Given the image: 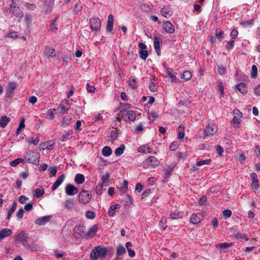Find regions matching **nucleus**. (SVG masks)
Segmentation results:
<instances>
[{
    "label": "nucleus",
    "instance_id": "nucleus-64",
    "mask_svg": "<svg viewBox=\"0 0 260 260\" xmlns=\"http://www.w3.org/2000/svg\"><path fill=\"white\" fill-rule=\"evenodd\" d=\"M103 186V185H102L101 184H98L96 186L95 191H96V193L97 194H101L102 193Z\"/></svg>",
    "mask_w": 260,
    "mask_h": 260
},
{
    "label": "nucleus",
    "instance_id": "nucleus-50",
    "mask_svg": "<svg viewBox=\"0 0 260 260\" xmlns=\"http://www.w3.org/2000/svg\"><path fill=\"white\" fill-rule=\"evenodd\" d=\"M232 213V211L230 209H225L222 212V214L225 218L230 217Z\"/></svg>",
    "mask_w": 260,
    "mask_h": 260
},
{
    "label": "nucleus",
    "instance_id": "nucleus-30",
    "mask_svg": "<svg viewBox=\"0 0 260 260\" xmlns=\"http://www.w3.org/2000/svg\"><path fill=\"white\" fill-rule=\"evenodd\" d=\"M183 213L180 211L172 212L170 214V217L173 219H177L183 217Z\"/></svg>",
    "mask_w": 260,
    "mask_h": 260
},
{
    "label": "nucleus",
    "instance_id": "nucleus-21",
    "mask_svg": "<svg viewBox=\"0 0 260 260\" xmlns=\"http://www.w3.org/2000/svg\"><path fill=\"white\" fill-rule=\"evenodd\" d=\"M45 54L47 58H50L55 56V50L52 48L46 47Z\"/></svg>",
    "mask_w": 260,
    "mask_h": 260
},
{
    "label": "nucleus",
    "instance_id": "nucleus-55",
    "mask_svg": "<svg viewBox=\"0 0 260 260\" xmlns=\"http://www.w3.org/2000/svg\"><path fill=\"white\" fill-rule=\"evenodd\" d=\"M102 119L103 116L101 114L98 113L94 114L93 120L94 123H96L99 121H101Z\"/></svg>",
    "mask_w": 260,
    "mask_h": 260
},
{
    "label": "nucleus",
    "instance_id": "nucleus-3",
    "mask_svg": "<svg viewBox=\"0 0 260 260\" xmlns=\"http://www.w3.org/2000/svg\"><path fill=\"white\" fill-rule=\"evenodd\" d=\"M233 113L235 116L232 120V123L234 127H239L241 121L242 113L238 109H235Z\"/></svg>",
    "mask_w": 260,
    "mask_h": 260
},
{
    "label": "nucleus",
    "instance_id": "nucleus-42",
    "mask_svg": "<svg viewBox=\"0 0 260 260\" xmlns=\"http://www.w3.org/2000/svg\"><path fill=\"white\" fill-rule=\"evenodd\" d=\"M250 187L251 189L255 192L259 188V181H252L250 184Z\"/></svg>",
    "mask_w": 260,
    "mask_h": 260
},
{
    "label": "nucleus",
    "instance_id": "nucleus-20",
    "mask_svg": "<svg viewBox=\"0 0 260 260\" xmlns=\"http://www.w3.org/2000/svg\"><path fill=\"white\" fill-rule=\"evenodd\" d=\"M72 118L69 115L64 116L61 122V126L66 127L69 126L71 122Z\"/></svg>",
    "mask_w": 260,
    "mask_h": 260
},
{
    "label": "nucleus",
    "instance_id": "nucleus-63",
    "mask_svg": "<svg viewBox=\"0 0 260 260\" xmlns=\"http://www.w3.org/2000/svg\"><path fill=\"white\" fill-rule=\"evenodd\" d=\"M28 199L24 196H21L19 198V201L23 204H26Z\"/></svg>",
    "mask_w": 260,
    "mask_h": 260
},
{
    "label": "nucleus",
    "instance_id": "nucleus-18",
    "mask_svg": "<svg viewBox=\"0 0 260 260\" xmlns=\"http://www.w3.org/2000/svg\"><path fill=\"white\" fill-rule=\"evenodd\" d=\"M154 47L158 55L161 53L160 48V39L156 37H154Z\"/></svg>",
    "mask_w": 260,
    "mask_h": 260
},
{
    "label": "nucleus",
    "instance_id": "nucleus-26",
    "mask_svg": "<svg viewBox=\"0 0 260 260\" xmlns=\"http://www.w3.org/2000/svg\"><path fill=\"white\" fill-rule=\"evenodd\" d=\"M233 245V243L224 242L216 245V247H219L220 249L224 250Z\"/></svg>",
    "mask_w": 260,
    "mask_h": 260
},
{
    "label": "nucleus",
    "instance_id": "nucleus-15",
    "mask_svg": "<svg viewBox=\"0 0 260 260\" xmlns=\"http://www.w3.org/2000/svg\"><path fill=\"white\" fill-rule=\"evenodd\" d=\"M12 234V231L11 229L5 228L0 231V238L2 240L8 237Z\"/></svg>",
    "mask_w": 260,
    "mask_h": 260
},
{
    "label": "nucleus",
    "instance_id": "nucleus-33",
    "mask_svg": "<svg viewBox=\"0 0 260 260\" xmlns=\"http://www.w3.org/2000/svg\"><path fill=\"white\" fill-rule=\"evenodd\" d=\"M110 178V175L108 173H106L105 175H103L102 178V184L103 186H107L109 183V180Z\"/></svg>",
    "mask_w": 260,
    "mask_h": 260
},
{
    "label": "nucleus",
    "instance_id": "nucleus-47",
    "mask_svg": "<svg viewBox=\"0 0 260 260\" xmlns=\"http://www.w3.org/2000/svg\"><path fill=\"white\" fill-rule=\"evenodd\" d=\"M251 77L255 78L257 76V69L256 66L253 65L251 68Z\"/></svg>",
    "mask_w": 260,
    "mask_h": 260
},
{
    "label": "nucleus",
    "instance_id": "nucleus-59",
    "mask_svg": "<svg viewBox=\"0 0 260 260\" xmlns=\"http://www.w3.org/2000/svg\"><path fill=\"white\" fill-rule=\"evenodd\" d=\"M216 36L220 39H222V35L223 34V31L220 28H217L215 31Z\"/></svg>",
    "mask_w": 260,
    "mask_h": 260
},
{
    "label": "nucleus",
    "instance_id": "nucleus-53",
    "mask_svg": "<svg viewBox=\"0 0 260 260\" xmlns=\"http://www.w3.org/2000/svg\"><path fill=\"white\" fill-rule=\"evenodd\" d=\"M128 84L133 88H136L137 87L136 83V79L135 78H132L128 82Z\"/></svg>",
    "mask_w": 260,
    "mask_h": 260
},
{
    "label": "nucleus",
    "instance_id": "nucleus-5",
    "mask_svg": "<svg viewBox=\"0 0 260 260\" xmlns=\"http://www.w3.org/2000/svg\"><path fill=\"white\" fill-rule=\"evenodd\" d=\"M101 21L98 18H92L90 20V28L92 31H98L101 28Z\"/></svg>",
    "mask_w": 260,
    "mask_h": 260
},
{
    "label": "nucleus",
    "instance_id": "nucleus-54",
    "mask_svg": "<svg viewBox=\"0 0 260 260\" xmlns=\"http://www.w3.org/2000/svg\"><path fill=\"white\" fill-rule=\"evenodd\" d=\"M17 84L14 82H9L8 86V91L10 92H12L16 87Z\"/></svg>",
    "mask_w": 260,
    "mask_h": 260
},
{
    "label": "nucleus",
    "instance_id": "nucleus-2",
    "mask_svg": "<svg viewBox=\"0 0 260 260\" xmlns=\"http://www.w3.org/2000/svg\"><path fill=\"white\" fill-rule=\"evenodd\" d=\"M25 159L30 164L38 165L39 164L40 154L36 151H29L26 153Z\"/></svg>",
    "mask_w": 260,
    "mask_h": 260
},
{
    "label": "nucleus",
    "instance_id": "nucleus-51",
    "mask_svg": "<svg viewBox=\"0 0 260 260\" xmlns=\"http://www.w3.org/2000/svg\"><path fill=\"white\" fill-rule=\"evenodd\" d=\"M54 145V143L51 141L47 142L44 144V146L46 149L51 150Z\"/></svg>",
    "mask_w": 260,
    "mask_h": 260
},
{
    "label": "nucleus",
    "instance_id": "nucleus-34",
    "mask_svg": "<svg viewBox=\"0 0 260 260\" xmlns=\"http://www.w3.org/2000/svg\"><path fill=\"white\" fill-rule=\"evenodd\" d=\"M63 205L67 209L72 208L74 205V200L72 199L67 200L63 203Z\"/></svg>",
    "mask_w": 260,
    "mask_h": 260
},
{
    "label": "nucleus",
    "instance_id": "nucleus-10",
    "mask_svg": "<svg viewBox=\"0 0 260 260\" xmlns=\"http://www.w3.org/2000/svg\"><path fill=\"white\" fill-rule=\"evenodd\" d=\"M146 162L147 164L152 168H155L160 164V161L156 158L152 156H149L146 160Z\"/></svg>",
    "mask_w": 260,
    "mask_h": 260
},
{
    "label": "nucleus",
    "instance_id": "nucleus-36",
    "mask_svg": "<svg viewBox=\"0 0 260 260\" xmlns=\"http://www.w3.org/2000/svg\"><path fill=\"white\" fill-rule=\"evenodd\" d=\"M34 195L37 198L42 197L44 194V190L43 188H37L34 191Z\"/></svg>",
    "mask_w": 260,
    "mask_h": 260
},
{
    "label": "nucleus",
    "instance_id": "nucleus-31",
    "mask_svg": "<svg viewBox=\"0 0 260 260\" xmlns=\"http://www.w3.org/2000/svg\"><path fill=\"white\" fill-rule=\"evenodd\" d=\"M234 236L237 239H244L245 241L248 240V238L246 234H241L239 232L235 233Z\"/></svg>",
    "mask_w": 260,
    "mask_h": 260
},
{
    "label": "nucleus",
    "instance_id": "nucleus-22",
    "mask_svg": "<svg viewBox=\"0 0 260 260\" xmlns=\"http://www.w3.org/2000/svg\"><path fill=\"white\" fill-rule=\"evenodd\" d=\"M10 121V118L5 116H2L0 119V127L4 128Z\"/></svg>",
    "mask_w": 260,
    "mask_h": 260
},
{
    "label": "nucleus",
    "instance_id": "nucleus-39",
    "mask_svg": "<svg viewBox=\"0 0 260 260\" xmlns=\"http://www.w3.org/2000/svg\"><path fill=\"white\" fill-rule=\"evenodd\" d=\"M159 225L160 228L164 231L167 228V219L165 218H162L159 221Z\"/></svg>",
    "mask_w": 260,
    "mask_h": 260
},
{
    "label": "nucleus",
    "instance_id": "nucleus-23",
    "mask_svg": "<svg viewBox=\"0 0 260 260\" xmlns=\"http://www.w3.org/2000/svg\"><path fill=\"white\" fill-rule=\"evenodd\" d=\"M40 141V139L39 137H37L35 138L34 137H29L27 139V142L29 144H33L34 145H37L38 144Z\"/></svg>",
    "mask_w": 260,
    "mask_h": 260
},
{
    "label": "nucleus",
    "instance_id": "nucleus-60",
    "mask_svg": "<svg viewBox=\"0 0 260 260\" xmlns=\"http://www.w3.org/2000/svg\"><path fill=\"white\" fill-rule=\"evenodd\" d=\"M86 88L87 90L90 93L94 92L95 90V88L94 86L90 85L88 83L86 84Z\"/></svg>",
    "mask_w": 260,
    "mask_h": 260
},
{
    "label": "nucleus",
    "instance_id": "nucleus-46",
    "mask_svg": "<svg viewBox=\"0 0 260 260\" xmlns=\"http://www.w3.org/2000/svg\"><path fill=\"white\" fill-rule=\"evenodd\" d=\"M16 207H17V205H16V203H14L12 206V207L11 208V209L9 210L8 211V216H7V218L8 219H10L11 218V216L12 215V214L14 212V211L16 210Z\"/></svg>",
    "mask_w": 260,
    "mask_h": 260
},
{
    "label": "nucleus",
    "instance_id": "nucleus-13",
    "mask_svg": "<svg viewBox=\"0 0 260 260\" xmlns=\"http://www.w3.org/2000/svg\"><path fill=\"white\" fill-rule=\"evenodd\" d=\"M164 68L166 69V74L169 77L170 79H171L172 81L173 82H177V78L176 76L173 73V70L172 69H170L168 68H166L165 64H163Z\"/></svg>",
    "mask_w": 260,
    "mask_h": 260
},
{
    "label": "nucleus",
    "instance_id": "nucleus-9",
    "mask_svg": "<svg viewBox=\"0 0 260 260\" xmlns=\"http://www.w3.org/2000/svg\"><path fill=\"white\" fill-rule=\"evenodd\" d=\"M51 217V215L42 216L36 219L35 222L38 225H44L50 220Z\"/></svg>",
    "mask_w": 260,
    "mask_h": 260
},
{
    "label": "nucleus",
    "instance_id": "nucleus-58",
    "mask_svg": "<svg viewBox=\"0 0 260 260\" xmlns=\"http://www.w3.org/2000/svg\"><path fill=\"white\" fill-rule=\"evenodd\" d=\"M238 35V31L237 29H233L231 32V39L235 40Z\"/></svg>",
    "mask_w": 260,
    "mask_h": 260
},
{
    "label": "nucleus",
    "instance_id": "nucleus-37",
    "mask_svg": "<svg viewBox=\"0 0 260 260\" xmlns=\"http://www.w3.org/2000/svg\"><path fill=\"white\" fill-rule=\"evenodd\" d=\"M128 182L126 180H124L123 183L120 186L118 187L119 190L121 192L125 193L127 191L128 189Z\"/></svg>",
    "mask_w": 260,
    "mask_h": 260
},
{
    "label": "nucleus",
    "instance_id": "nucleus-19",
    "mask_svg": "<svg viewBox=\"0 0 260 260\" xmlns=\"http://www.w3.org/2000/svg\"><path fill=\"white\" fill-rule=\"evenodd\" d=\"M236 88L243 94H246L247 93V89L245 84L240 83L236 85Z\"/></svg>",
    "mask_w": 260,
    "mask_h": 260
},
{
    "label": "nucleus",
    "instance_id": "nucleus-40",
    "mask_svg": "<svg viewBox=\"0 0 260 260\" xmlns=\"http://www.w3.org/2000/svg\"><path fill=\"white\" fill-rule=\"evenodd\" d=\"M178 138L179 139H182L184 137V126L182 125L179 126L178 128Z\"/></svg>",
    "mask_w": 260,
    "mask_h": 260
},
{
    "label": "nucleus",
    "instance_id": "nucleus-57",
    "mask_svg": "<svg viewBox=\"0 0 260 260\" xmlns=\"http://www.w3.org/2000/svg\"><path fill=\"white\" fill-rule=\"evenodd\" d=\"M86 217L89 219H93L95 217V213L92 211H88L86 212Z\"/></svg>",
    "mask_w": 260,
    "mask_h": 260
},
{
    "label": "nucleus",
    "instance_id": "nucleus-56",
    "mask_svg": "<svg viewBox=\"0 0 260 260\" xmlns=\"http://www.w3.org/2000/svg\"><path fill=\"white\" fill-rule=\"evenodd\" d=\"M55 111V109H50L48 111L47 115L51 119H53L54 118V112Z\"/></svg>",
    "mask_w": 260,
    "mask_h": 260
},
{
    "label": "nucleus",
    "instance_id": "nucleus-7",
    "mask_svg": "<svg viewBox=\"0 0 260 260\" xmlns=\"http://www.w3.org/2000/svg\"><path fill=\"white\" fill-rule=\"evenodd\" d=\"M66 193L68 196H73L78 193V189L71 184H68L65 188Z\"/></svg>",
    "mask_w": 260,
    "mask_h": 260
},
{
    "label": "nucleus",
    "instance_id": "nucleus-45",
    "mask_svg": "<svg viewBox=\"0 0 260 260\" xmlns=\"http://www.w3.org/2000/svg\"><path fill=\"white\" fill-rule=\"evenodd\" d=\"M23 161V159L20 158H18L17 159H15V160L11 161L10 162V165L12 167H16L19 164L22 162Z\"/></svg>",
    "mask_w": 260,
    "mask_h": 260
},
{
    "label": "nucleus",
    "instance_id": "nucleus-8",
    "mask_svg": "<svg viewBox=\"0 0 260 260\" xmlns=\"http://www.w3.org/2000/svg\"><path fill=\"white\" fill-rule=\"evenodd\" d=\"M203 214L201 213L193 214L191 215L190 220L192 223L198 224L203 220Z\"/></svg>",
    "mask_w": 260,
    "mask_h": 260
},
{
    "label": "nucleus",
    "instance_id": "nucleus-17",
    "mask_svg": "<svg viewBox=\"0 0 260 260\" xmlns=\"http://www.w3.org/2000/svg\"><path fill=\"white\" fill-rule=\"evenodd\" d=\"M160 12L161 15L166 18H169L173 15L172 11L169 7H164Z\"/></svg>",
    "mask_w": 260,
    "mask_h": 260
},
{
    "label": "nucleus",
    "instance_id": "nucleus-4",
    "mask_svg": "<svg viewBox=\"0 0 260 260\" xmlns=\"http://www.w3.org/2000/svg\"><path fill=\"white\" fill-rule=\"evenodd\" d=\"M91 200V196L88 191L82 190L79 194V201L80 203L86 204Z\"/></svg>",
    "mask_w": 260,
    "mask_h": 260
},
{
    "label": "nucleus",
    "instance_id": "nucleus-6",
    "mask_svg": "<svg viewBox=\"0 0 260 260\" xmlns=\"http://www.w3.org/2000/svg\"><path fill=\"white\" fill-rule=\"evenodd\" d=\"M27 234L22 232L19 233L16 236V240L17 241L21 242L23 243V245L24 246H26L27 244Z\"/></svg>",
    "mask_w": 260,
    "mask_h": 260
},
{
    "label": "nucleus",
    "instance_id": "nucleus-43",
    "mask_svg": "<svg viewBox=\"0 0 260 260\" xmlns=\"http://www.w3.org/2000/svg\"><path fill=\"white\" fill-rule=\"evenodd\" d=\"M140 57L142 59L145 60L148 57V52L145 50H140L139 51Z\"/></svg>",
    "mask_w": 260,
    "mask_h": 260
},
{
    "label": "nucleus",
    "instance_id": "nucleus-24",
    "mask_svg": "<svg viewBox=\"0 0 260 260\" xmlns=\"http://www.w3.org/2000/svg\"><path fill=\"white\" fill-rule=\"evenodd\" d=\"M85 181V177L83 174H77L75 176V181L79 184H81L83 183Z\"/></svg>",
    "mask_w": 260,
    "mask_h": 260
},
{
    "label": "nucleus",
    "instance_id": "nucleus-48",
    "mask_svg": "<svg viewBox=\"0 0 260 260\" xmlns=\"http://www.w3.org/2000/svg\"><path fill=\"white\" fill-rule=\"evenodd\" d=\"M218 90L220 92V97H223L224 96V85L223 82L219 81L218 82Z\"/></svg>",
    "mask_w": 260,
    "mask_h": 260
},
{
    "label": "nucleus",
    "instance_id": "nucleus-16",
    "mask_svg": "<svg viewBox=\"0 0 260 260\" xmlns=\"http://www.w3.org/2000/svg\"><path fill=\"white\" fill-rule=\"evenodd\" d=\"M64 178L65 175L64 174L59 176L52 185L51 187L52 190H55L62 183Z\"/></svg>",
    "mask_w": 260,
    "mask_h": 260
},
{
    "label": "nucleus",
    "instance_id": "nucleus-12",
    "mask_svg": "<svg viewBox=\"0 0 260 260\" xmlns=\"http://www.w3.org/2000/svg\"><path fill=\"white\" fill-rule=\"evenodd\" d=\"M59 108L61 109V113L64 114L68 113L70 109V104L67 100L63 101L59 105Z\"/></svg>",
    "mask_w": 260,
    "mask_h": 260
},
{
    "label": "nucleus",
    "instance_id": "nucleus-38",
    "mask_svg": "<svg viewBox=\"0 0 260 260\" xmlns=\"http://www.w3.org/2000/svg\"><path fill=\"white\" fill-rule=\"evenodd\" d=\"M192 77L190 72L189 71H185L182 74L181 78L186 81L189 80Z\"/></svg>",
    "mask_w": 260,
    "mask_h": 260
},
{
    "label": "nucleus",
    "instance_id": "nucleus-14",
    "mask_svg": "<svg viewBox=\"0 0 260 260\" xmlns=\"http://www.w3.org/2000/svg\"><path fill=\"white\" fill-rule=\"evenodd\" d=\"M114 23V17L112 14L108 16V21L106 25V29L108 31L111 32L113 30Z\"/></svg>",
    "mask_w": 260,
    "mask_h": 260
},
{
    "label": "nucleus",
    "instance_id": "nucleus-62",
    "mask_svg": "<svg viewBox=\"0 0 260 260\" xmlns=\"http://www.w3.org/2000/svg\"><path fill=\"white\" fill-rule=\"evenodd\" d=\"M210 162V159H206L203 160H200L197 162V166H201L205 164H209Z\"/></svg>",
    "mask_w": 260,
    "mask_h": 260
},
{
    "label": "nucleus",
    "instance_id": "nucleus-32",
    "mask_svg": "<svg viewBox=\"0 0 260 260\" xmlns=\"http://www.w3.org/2000/svg\"><path fill=\"white\" fill-rule=\"evenodd\" d=\"M126 115L128 119L131 121H134L136 119V114L133 110H129L127 112Z\"/></svg>",
    "mask_w": 260,
    "mask_h": 260
},
{
    "label": "nucleus",
    "instance_id": "nucleus-28",
    "mask_svg": "<svg viewBox=\"0 0 260 260\" xmlns=\"http://www.w3.org/2000/svg\"><path fill=\"white\" fill-rule=\"evenodd\" d=\"M126 250L124 246L122 245H119L116 248V254L118 256L123 255L125 254Z\"/></svg>",
    "mask_w": 260,
    "mask_h": 260
},
{
    "label": "nucleus",
    "instance_id": "nucleus-49",
    "mask_svg": "<svg viewBox=\"0 0 260 260\" xmlns=\"http://www.w3.org/2000/svg\"><path fill=\"white\" fill-rule=\"evenodd\" d=\"M216 152L218 153L219 156H221L223 155L224 152L223 149L219 145L215 146Z\"/></svg>",
    "mask_w": 260,
    "mask_h": 260
},
{
    "label": "nucleus",
    "instance_id": "nucleus-29",
    "mask_svg": "<svg viewBox=\"0 0 260 260\" xmlns=\"http://www.w3.org/2000/svg\"><path fill=\"white\" fill-rule=\"evenodd\" d=\"M120 207L119 205H112L109 209L108 214L110 217H113L115 214V210Z\"/></svg>",
    "mask_w": 260,
    "mask_h": 260
},
{
    "label": "nucleus",
    "instance_id": "nucleus-27",
    "mask_svg": "<svg viewBox=\"0 0 260 260\" xmlns=\"http://www.w3.org/2000/svg\"><path fill=\"white\" fill-rule=\"evenodd\" d=\"M97 231L98 226L96 225H94L89 230L87 234V236L90 238L93 237L95 235Z\"/></svg>",
    "mask_w": 260,
    "mask_h": 260
},
{
    "label": "nucleus",
    "instance_id": "nucleus-1",
    "mask_svg": "<svg viewBox=\"0 0 260 260\" xmlns=\"http://www.w3.org/2000/svg\"><path fill=\"white\" fill-rule=\"evenodd\" d=\"M107 252V250L105 247H95L91 251L90 259L91 260H97L99 257H104Z\"/></svg>",
    "mask_w": 260,
    "mask_h": 260
},
{
    "label": "nucleus",
    "instance_id": "nucleus-52",
    "mask_svg": "<svg viewBox=\"0 0 260 260\" xmlns=\"http://www.w3.org/2000/svg\"><path fill=\"white\" fill-rule=\"evenodd\" d=\"M235 40L231 39L228 42V43L226 44V46H225L226 48L228 50H230L233 48V47L234 46V44H235Z\"/></svg>",
    "mask_w": 260,
    "mask_h": 260
},
{
    "label": "nucleus",
    "instance_id": "nucleus-44",
    "mask_svg": "<svg viewBox=\"0 0 260 260\" xmlns=\"http://www.w3.org/2000/svg\"><path fill=\"white\" fill-rule=\"evenodd\" d=\"M48 171L50 176H55L57 171V168L55 166L50 167Z\"/></svg>",
    "mask_w": 260,
    "mask_h": 260
},
{
    "label": "nucleus",
    "instance_id": "nucleus-61",
    "mask_svg": "<svg viewBox=\"0 0 260 260\" xmlns=\"http://www.w3.org/2000/svg\"><path fill=\"white\" fill-rule=\"evenodd\" d=\"M56 20L57 18H55L51 24L50 29L53 31H56L57 29V25L56 24Z\"/></svg>",
    "mask_w": 260,
    "mask_h": 260
},
{
    "label": "nucleus",
    "instance_id": "nucleus-11",
    "mask_svg": "<svg viewBox=\"0 0 260 260\" xmlns=\"http://www.w3.org/2000/svg\"><path fill=\"white\" fill-rule=\"evenodd\" d=\"M163 29L168 34H173L175 31V28L169 21L165 22L162 25Z\"/></svg>",
    "mask_w": 260,
    "mask_h": 260
},
{
    "label": "nucleus",
    "instance_id": "nucleus-41",
    "mask_svg": "<svg viewBox=\"0 0 260 260\" xmlns=\"http://www.w3.org/2000/svg\"><path fill=\"white\" fill-rule=\"evenodd\" d=\"M125 147L124 145H121L120 147L117 148L115 151V154L117 156L121 155L124 151Z\"/></svg>",
    "mask_w": 260,
    "mask_h": 260
},
{
    "label": "nucleus",
    "instance_id": "nucleus-35",
    "mask_svg": "<svg viewBox=\"0 0 260 260\" xmlns=\"http://www.w3.org/2000/svg\"><path fill=\"white\" fill-rule=\"evenodd\" d=\"M112 153V150L109 146H105L103 148L102 154L105 156H109Z\"/></svg>",
    "mask_w": 260,
    "mask_h": 260
},
{
    "label": "nucleus",
    "instance_id": "nucleus-25",
    "mask_svg": "<svg viewBox=\"0 0 260 260\" xmlns=\"http://www.w3.org/2000/svg\"><path fill=\"white\" fill-rule=\"evenodd\" d=\"M151 148L148 146L142 145L138 148V151L142 153H150Z\"/></svg>",
    "mask_w": 260,
    "mask_h": 260
}]
</instances>
